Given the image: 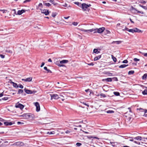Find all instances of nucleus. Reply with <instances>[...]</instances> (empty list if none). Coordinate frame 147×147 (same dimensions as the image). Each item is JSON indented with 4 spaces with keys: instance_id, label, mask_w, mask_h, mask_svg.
<instances>
[{
    "instance_id": "4",
    "label": "nucleus",
    "mask_w": 147,
    "mask_h": 147,
    "mask_svg": "<svg viewBox=\"0 0 147 147\" xmlns=\"http://www.w3.org/2000/svg\"><path fill=\"white\" fill-rule=\"evenodd\" d=\"M51 96V99L52 100L53 99H57L59 98V97L58 95L57 94H50Z\"/></svg>"
},
{
    "instance_id": "57",
    "label": "nucleus",
    "mask_w": 147,
    "mask_h": 147,
    "mask_svg": "<svg viewBox=\"0 0 147 147\" xmlns=\"http://www.w3.org/2000/svg\"><path fill=\"white\" fill-rule=\"evenodd\" d=\"M45 64V63H44V62H42V64L40 66V67H42Z\"/></svg>"
},
{
    "instance_id": "25",
    "label": "nucleus",
    "mask_w": 147,
    "mask_h": 147,
    "mask_svg": "<svg viewBox=\"0 0 147 147\" xmlns=\"http://www.w3.org/2000/svg\"><path fill=\"white\" fill-rule=\"evenodd\" d=\"M93 52L96 54H98L100 52L97 49H95L93 50Z\"/></svg>"
},
{
    "instance_id": "20",
    "label": "nucleus",
    "mask_w": 147,
    "mask_h": 147,
    "mask_svg": "<svg viewBox=\"0 0 147 147\" xmlns=\"http://www.w3.org/2000/svg\"><path fill=\"white\" fill-rule=\"evenodd\" d=\"M128 65H125V64H123L122 65L119 66V67L121 68H125V67L128 66Z\"/></svg>"
},
{
    "instance_id": "29",
    "label": "nucleus",
    "mask_w": 147,
    "mask_h": 147,
    "mask_svg": "<svg viewBox=\"0 0 147 147\" xmlns=\"http://www.w3.org/2000/svg\"><path fill=\"white\" fill-rule=\"evenodd\" d=\"M74 3L77 5L78 6L80 7H81L82 4H81L80 3H79L78 2H76Z\"/></svg>"
},
{
    "instance_id": "50",
    "label": "nucleus",
    "mask_w": 147,
    "mask_h": 147,
    "mask_svg": "<svg viewBox=\"0 0 147 147\" xmlns=\"http://www.w3.org/2000/svg\"><path fill=\"white\" fill-rule=\"evenodd\" d=\"M0 11H1L3 12V13H5L6 11H7L6 10H0Z\"/></svg>"
},
{
    "instance_id": "44",
    "label": "nucleus",
    "mask_w": 147,
    "mask_h": 147,
    "mask_svg": "<svg viewBox=\"0 0 147 147\" xmlns=\"http://www.w3.org/2000/svg\"><path fill=\"white\" fill-rule=\"evenodd\" d=\"M18 85V87H19V88H22V89L23 88L24 86L22 85H21V84H19Z\"/></svg>"
},
{
    "instance_id": "9",
    "label": "nucleus",
    "mask_w": 147,
    "mask_h": 147,
    "mask_svg": "<svg viewBox=\"0 0 147 147\" xmlns=\"http://www.w3.org/2000/svg\"><path fill=\"white\" fill-rule=\"evenodd\" d=\"M105 28L102 27L98 29H96V30H97L98 33H101L103 32L105 30Z\"/></svg>"
},
{
    "instance_id": "33",
    "label": "nucleus",
    "mask_w": 147,
    "mask_h": 147,
    "mask_svg": "<svg viewBox=\"0 0 147 147\" xmlns=\"http://www.w3.org/2000/svg\"><path fill=\"white\" fill-rule=\"evenodd\" d=\"M13 87L15 88H18V86L17 85V84L16 83H13Z\"/></svg>"
},
{
    "instance_id": "35",
    "label": "nucleus",
    "mask_w": 147,
    "mask_h": 147,
    "mask_svg": "<svg viewBox=\"0 0 147 147\" xmlns=\"http://www.w3.org/2000/svg\"><path fill=\"white\" fill-rule=\"evenodd\" d=\"M44 5L48 7H49L51 5L49 3H44Z\"/></svg>"
},
{
    "instance_id": "6",
    "label": "nucleus",
    "mask_w": 147,
    "mask_h": 147,
    "mask_svg": "<svg viewBox=\"0 0 147 147\" xmlns=\"http://www.w3.org/2000/svg\"><path fill=\"white\" fill-rule=\"evenodd\" d=\"M15 107L17 108H19L21 110H22L24 108V106L23 105L21 104L20 103H17L16 104V105L15 106Z\"/></svg>"
},
{
    "instance_id": "60",
    "label": "nucleus",
    "mask_w": 147,
    "mask_h": 147,
    "mask_svg": "<svg viewBox=\"0 0 147 147\" xmlns=\"http://www.w3.org/2000/svg\"><path fill=\"white\" fill-rule=\"evenodd\" d=\"M83 104L85 105H87L88 107H89V105L88 104H86V103H84V102H83Z\"/></svg>"
},
{
    "instance_id": "43",
    "label": "nucleus",
    "mask_w": 147,
    "mask_h": 147,
    "mask_svg": "<svg viewBox=\"0 0 147 147\" xmlns=\"http://www.w3.org/2000/svg\"><path fill=\"white\" fill-rule=\"evenodd\" d=\"M134 60L135 61H139L140 60V59H138L137 58H134Z\"/></svg>"
},
{
    "instance_id": "41",
    "label": "nucleus",
    "mask_w": 147,
    "mask_h": 147,
    "mask_svg": "<svg viewBox=\"0 0 147 147\" xmlns=\"http://www.w3.org/2000/svg\"><path fill=\"white\" fill-rule=\"evenodd\" d=\"M112 78V80H113L114 81H118V79L117 78V77H114V78Z\"/></svg>"
},
{
    "instance_id": "45",
    "label": "nucleus",
    "mask_w": 147,
    "mask_h": 147,
    "mask_svg": "<svg viewBox=\"0 0 147 147\" xmlns=\"http://www.w3.org/2000/svg\"><path fill=\"white\" fill-rule=\"evenodd\" d=\"M129 29H128V28L125 27V29H123L122 30L123 31H124L125 30H127L128 31H129Z\"/></svg>"
},
{
    "instance_id": "22",
    "label": "nucleus",
    "mask_w": 147,
    "mask_h": 147,
    "mask_svg": "<svg viewBox=\"0 0 147 147\" xmlns=\"http://www.w3.org/2000/svg\"><path fill=\"white\" fill-rule=\"evenodd\" d=\"M44 69L47 71V73H52L51 71L49 69H48L47 67H44Z\"/></svg>"
},
{
    "instance_id": "23",
    "label": "nucleus",
    "mask_w": 147,
    "mask_h": 147,
    "mask_svg": "<svg viewBox=\"0 0 147 147\" xmlns=\"http://www.w3.org/2000/svg\"><path fill=\"white\" fill-rule=\"evenodd\" d=\"M122 41H114L112 42V43H116L117 44H121L122 42Z\"/></svg>"
},
{
    "instance_id": "48",
    "label": "nucleus",
    "mask_w": 147,
    "mask_h": 147,
    "mask_svg": "<svg viewBox=\"0 0 147 147\" xmlns=\"http://www.w3.org/2000/svg\"><path fill=\"white\" fill-rule=\"evenodd\" d=\"M128 61L127 60H124L122 62L123 63H128Z\"/></svg>"
},
{
    "instance_id": "38",
    "label": "nucleus",
    "mask_w": 147,
    "mask_h": 147,
    "mask_svg": "<svg viewBox=\"0 0 147 147\" xmlns=\"http://www.w3.org/2000/svg\"><path fill=\"white\" fill-rule=\"evenodd\" d=\"M137 109V110H139L141 112H144V111L145 110H144L143 109L141 108H140L139 109Z\"/></svg>"
},
{
    "instance_id": "27",
    "label": "nucleus",
    "mask_w": 147,
    "mask_h": 147,
    "mask_svg": "<svg viewBox=\"0 0 147 147\" xmlns=\"http://www.w3.org/2000/svg\"><path fill=\"white\" fill-rule=\"evenodd\" d=\"M134 73V70L130 71L128 72V74L129 75H131L133 74Z\"/></svg>"
},
{
    "instance_id": "1",
    "label": "nucleus",
    "mask_w": 147,
    "mask_h": 147,
    "mask_svg": "<svg viewBox=\"0 0 147 147\" xmlns=\"http://www.w3.org/2000/svg\"><path fill=\"white\" fill-rule=\"evenodd\" d=\"M91 6V5L90 4L88 5L85 3H83L82 4L81 7L84 11H85L88 8L90 7Z\"/></svg>"
},
{
    "instance_id": "5",
    "label": "nucleus",
    "mask_w": 147,
    "mask_h": 147,
    "mask_svg": "<svg viewBox=\"0 0 147 147\" xmlns=\"http://www.w3.org/2000/svg\"><path fill=\"white\" fill-rule=\"evenodd\" d=\"M24 90L25 91V92L28 94H31L33 93H35L36 92V91H32L29 90L27 89L26 88H25L24 89Z\"/></svg>"
},
{
    "instance_id": "36",
    "label": "nucleus",
    "mask_w": 147,
    "mask_h": 147,
    "mask_svg": "<svg viewBox=\"0 0 147 147\" xmlns=\"http://www.w3.org/2000/svg\"><path fill=\"white\" fill-rule=\"evenodd\" d=\"M23 92V90H22V89H19L18 90V94H20V93H22Z\"/></svg>"
},
{
    "instance_id": "12",
    "label": "nucleus",
    "mask_w": 147,
    "mask_h": 147,
    "mask_svg": "<svg viewBox=\"0 0 147 147\" xmlns=\"http://www.w3.org/2000/svg\"><path fill=\"white\" fill-rule=\"evenodd\" d=\"M81 30L82 31L86 32H92L94 30L93 29H91L90 30H86L83 28H82L81 29Z\"/></svg>"
},
{
    "instance_id": "58",
    "label": "nucleus",
    "mask_w": 147,
    "mask_h": 147,
    "mask_svg": "<svg viewBox=\"0 0 147 147\" xmlns=\"http://www.w3.org/2000/svg\"><path fill=\"white\" fill-rule=\"evenodd\" d=\"M12 11H14V14L17 15V14L16 13V10L15 9H13L12 10Z\"/></svg>"
},
{
    "instance_id": "24",
    "label": "nucleus",
    "mask_w": 147,
    "mask_h": 147,
    "mask_svg": "<svg viewBox=\"0 0 147 147\" xmlns=\"http://www.w3.org/2000/svg\"><path fill=\"white\" fill-rule=\"evenodd\" d=\"M147 77L146 74H144L143 76L142 77V78L143 80H146Z\"/></svg>"
},
{
    "instance_id": "63",
    "label": "nucleus",
    "mask_w": 147,
    "mask_h": 147,
    "mask_svg": "<svg viewBox=\"0 0 147 147\" xmlns=\"http://www.w3.org/2000/svg\"><path fill=\"white\" fill-rule=\"evenodd\" d=\"M90 90L89 89H88L87 90H85V91L86 92H88V91H90Z\"/></svg>"
},
{
    "instance_id": "32",
    "label": "nucleus",
    "mask_w": 147,
    "mask_h": 147,
    "mask_svg": "<svg viewBox=\"0 0 147 147\" xmlns=\"http://www.w3.org/2000/svg\"><path fill=\"white\" fill-rule=\"evenodd\" d=\"M57 13L56 12H53L52 14V16L53 17H55L57 15Z\"/></svg>"
},
{
    "instance_id": "40",
    "label": "nucleus",
    "mask_w": 147,
    "mask_h": 147,
    "mask_svg": "<svg viewBox=\"0 0 147 147\" xmlns=\"http://www.w3.org/2000/svg\"><path fill=\"white\" fill-rule=\"evenodd\" d=\"M8 99V97H4L3 98H2V99L3 100H7Z\"/></svg>"
},
{
    "instance_id": "54",
    "label": "nucleus",
    "mask_w": 147,
    "mask_h": 147,
    "mask_svg": "<svg viewBox=\"0 0 147 147\" xmlns=\"http://www.w3.org/2000/svg\"><path fill=\"white\" fill-rule=\"evenodd\" d=\"M58 66L59 67H63L64 66V65L62 64H59Z\"/></svg>"
},
{
    "instance_id": "61",
    "label": "nucleus",
    "mask_w": 147,
    "mask_h": 147,
    "mask_svg": "<svg viewBox=\"0 0 147 147\" xmlns=\"http://www.w3.org/2000/svg\"><path fill=\"white\" fill-rule=\"evenodd\" d=\"M0 56H1V57L2 58H4L5 57V56L4 55H0Z\"/></svg>"
},
{
    "instance_id": "8",
    "label": "nucleus",
    "mask_w": 147,
    "mask_h": 147,
    "mask_svg": "<svg viewBox=\"0 0 147 147\" xmlns=\"http://www.w3.org/2000/svg\"><path fill=\"white\" fill-rule=\"evenodd\" d=\"M13 145L19 146H22L24 145V143L22 142H18L14 143Z\"/></svg>"
},
{
    "instance_id": "31",
    "label": "nucleus",
    "mask_w": 147,
    "mask_h": 147,
    "mask_svg": "<svg viewBox=\"0 0 147 147\" xmlns=\"http://www.w3.org/2000/svg\"><path fill=\"white\" fill-rule=\"evenodd\" d=\"M113 93L114 95L116 96H118L120 95V93L118 92H114Z\"/></svg>"
},
{
    "instance_id": "11",
    "label": "nucleus",
    "mask_w": 147,
    "mask_h": 147,
    "mask_svg": "<svg viewBox=\"0 0 147 147\" xmlns=\"http://www.w3.org/2000/svg\"><path fill=\"white\" fill-rule=\"evenodd\" d=\"M41 13H44L45 15H47L49 14V12L48 10L47 9H44L41 11Z\"/></svg>"
},
{
    "instance_id": "42",
    "label": "nucleus",
    "mask_w": 147,
    "mask_h": 147,
    "mask_svg": "<svg viewBox=\"0 0 147 147\" xmlns=\"http://www.w3.org/2000/svg\"><path fill=\"white\" fill-rule=\"evenodd\" d=\"M78 23L77 22H73L72 23V24L75 26H76L78 25Z\"/></svg>"
},
{
    "instance_id": "21",
    "label": "nucleus",
    "mask_w": 147,
    "mask_h": 147,
    "mask_svg": "<svg viewBox=\"0 0 147 147\" xmlns=\"http://www.w3.org/2000/svg\"><path fill=\"white\" fill-rule=\"evenodd\" d=\"M142 138L141 136H138L134 138V139L135 140H142Z\"/></svg>"
},
{
    "instance_id": "13",
    "label": "nucleus",
    "mask_w": 147,
    "mask_h": 147,
    "mask_svg": "<svg viewBox=\"0 0 147 147\" xmlns=\"http://www.w3.org/2000/svg\"><path fill=\"white\" fill-rule=\"evenodd\" d=\"M102 81H106L107 82H111L112 81V78H108L102 80Z\"/></svg>"
},
{
    "instance_id": "47",
    "label": "nucleus",
    "mask_w": 147,
    "mask_h": 147,
    "mask_svg": "<svg viewBox=\"0 0 147 147\" xmlns=\"http://www.w3.org/2000/svg\"><path fill=\"white\" fill-rule=\"evenodd\" d=\"M9 122H4V124L5 125H9Z\"/></svg>"
},
{
    "instance_id": "14",
    "label": "nucleus",
    "mask_w": 147,
    "mask_h": 147,
    "mask_svg": "<svg viewBox=\"0 0 147 147\" xmlns=\"http://www.w3.org/2000/svg\"><path fill=\"white\" fill-rule=\"evenodd\" d=\"M25 12V10L24 9H22L21 10H19L17 12V13L16 14L17 15H20L22 14L23 13Z\"/></svg>"
},
{
    "instance_id": "17",
    "label": "nucleus",
    "mask_w": 147,
    "mask_h": 147,
    "mask_svg": "<svg viewBox=\"0 0 147 147\" xmlns=\"http://www.w3.org/2000/svg\"><path fill=\"white\" fill-rule=\"evenodd\" d=\"M134 30L135 32H138V33H140V32L142 33V31H142V30H139V29H138V28H134Z\"/></svg>"
},
{
    "instance_id": "26",
    "label": "nucleus",
    "mask_w": 147,
    "mask_h": 147,
    "mask_svg": "<svg viewBox=\"0 0 147 147\" xmlns=\"http://www.w3.org/2000/svg\"><path fill=\"white\" fill-rule=\"evenodd\" d=\"M146 89H145L142 92V94L144 95L147 94V88L146 87Z\"/></svg>"
},
{
    "instance_id": "55",
    "label": "nucleus",
    "mask_w": 147,
    "mask_h": 147,
    "mask_svg": "<svg viewBox=\"0 0 147 147\" xmlns=\"http://www.w3.org/2000/svg\"><path fill=\"white\" fill-rule=\"evenodd\" d=\"M142 54L145 57H147V53H143Z\"/></svg>"
},
{
    "instance_id": "3",
    "label": "nucleus",
    "mask_w": 147,
    "mask_h": 147,
    "mask_svg": "<svg viewBox=\"0 0 147 147\" xmlns=\"http://www.w3.org/2000/svg\"><path fill=\"white\" fill-rule=\"evenodd\" d=\"M131 10L133 12L135 13H141L142 14H144V13L143 12L140 11L136 9L134 7L132 6L131 8Z\"/></svg>"
},
{
    "instance_id": "52",
    "label": "nucleus",
    "mask_w": 147,
    "mask_h": 147,
    "mask_svg": "<svg viewBox=\"0 0 147 147\" xmlns=\"http://www.w3.org/2000/svg\"><path fill=\"white\" fill-rule=\"evenodd\" d=\"M38 6L39 7H40L41 8L43 7V5L42 3H40L38 5Z\"/></svg>"
},
{
    "instance_id": "37",
    "label": "nucleus",
    "mask_w": 147,
    "mask_h": 147,
    "mask_svg": "<svg viewBox=\"0 0 147 147\" xmlns=\"http://www.w3.org/2000/svg\"><path fill=\"white\" fill-rule=\"evenodd\" d=\"M129 32H131L132 33H134L135 32L134 30V29H129Z\"/></svg>"
},
{
    "instance_id": "51",
    "label": "nucleus",
    "mask_w": 147,
    "mask_h": 147,
    "mask_svg": "<svg viewBox=\"0 0 147 147\" xmlns=\"http://www.w3.org/2000/svg\"><path fill=\"white\" fill-rule=\"evenodd\" d=\"M31 1V0H26L25 1H24L23 2L24 3H26L29 2Z\"/></svg>"
},
{
    "instance_id": "59",
    "label": "nucleus",
    "mask_w": 147,
    "mask_h": 147,
    "mask_svg": "<svg viewBox=\"0 0 147 147\" xmlns=\"http://www.w3.org/2000/svg\"><path fill=\"white\" fill-rule=\"evenodd\" d=\"M23 123H22L21 122H20V121H18L17 122V124L18 125L20 124H23Z\"/></svg>"
},
{
    "instance_id": "2",
    "label": "nucleus",
    "mask_w": 147,
    "mask_h": 147,
    "mask_svg": "<svg viewBox=\"0 0 147 147\" xmlns=\"http://www.w3.org/2000/svg\"><path fill=\"white\" fill-rule=\"evenodd\" d=\"M30 113H25L22 115H20L19 117H23L25 119H28L30 117Z\"/></svg>"
},
{
    "instance_id": "39",
    "label": "nucleus",
    "mask_w": 147,
    "mask_h": 147,
    "mask_svg": "<svg viewBox=\"0 0 147 147\" xmlns=\"http://www.w3.org/2000/svg\"><path fill=\"white\" fill-rule=\"evenodd\" d=\"M82 144L81 143H79V142H77L76 144V145H77V146H81L82 145Z\"/></svg>"
},
{
    "instance_id": "49",
    "label": "nucleus",
    "mask_w": 147,
    "mask_h": 147,
    "mask_svg": "<svg viewBox=\"0 0 147 147\" xmlns=\"http://www.w3.org/2000/svg\"><path fill=\"white\" fill-rule=\"evenodd\" d=\"M54 132V131H53V132H52V131H49V132H48L47 133V134H54V133H53V132Z\"/></svg>"
},
{
    "instance_id": "62",
    "label": "nucleus",
    "mask_w": 147,
    "mask_h": 147,
    "mask_svg": "<svg viewBox=\"0 0 147 147\" xmlns=\"http://www.w3.org/2000/svg\"><path fill=\"white\" fill-rule=\"evenodd\" d=\"M3 96V92L0 94V97H2Z\"/></svg>"
},
{
    "instance_id": "16",
    "label": "nucleus",
    "mask_w": 147,
    "mask_h": 147,
    "mask_svg": "<svg viewBox=\"0 0 147 147\" xmlns=\"http://www.w3.org/2000/svg\"><path fill=\"white\" fill-rule=\"evenodd\" d=\"M69 61L67 60H63L60 61V64H65L68 63Z\"/></svg>"
},
{
    "instance_id": "53",
    "label": "nucleus",
    "mask_w": 147,
    "mask_h": 147,
    "mask_svg": "<svg viewBox=\"0 0 147 147\" xmlns=\"http://www.w3.org/2000/svg\"><path fill=\"white\" fill-rule=\"evenodd\" d=\"M87 64L89 65L93 66L94 65V64L93 63H88Z\"/></svg>"
},
{
    "instance_id": "46",
    "label": "nucleus",
    "mask_w": 147,
    "mask_h": 147,
    "mask_svg": "<svg viewBox=\"0 0 147 147\" xmlns=\"http://www.w3.org/2000/svg\"><path fill=\"white\" fill-rule=\"evenodd\" d=\"M100 95L102 96L103 97H106V95L105 94H104L102 93Z\"/></svg>"
},
{
    "instance_id": "34",
    "label": "nucleus",
    "mask_w": 147,
    "mask_h": 147,
    "mask_svg": "<svg viewBox=\"0 0 147 147\" xmlns=\"http://www.w3.org/2000/svg\"><path fill=\"white\" fill-rule=\"evenodd\" d=\"M114 111L112 110H108L107 111L108 113H114Z\"/></svg>"
},
{
    "instance_id": "7",
    "label": "nucleus",
    "mask_w": 147,
    "mask_h": 147,
    "mask_svg": "<svg viewBox=\"0 0 147 147\" xmlns=\"http://www.w3.org/2000/svg\"><path fill=\"white\" fill-rule=\"evenodd\" d=\"M36 107V111L37 112H38L40 111V105L38 102H36L34 103Z\"/></svg>"
},
{
    "instance_id": "28",
    "label": "nucleus",
    "mask_w": 147,
    "mask_h": 147,
    "mask_svg": "<svg viewBox=\"0 0 147 147\" xmlns=\"http://www.w3.org/2000/svg\"><path fill=\"white\" fill-rule=\"evenodd\" d=\"M49 1L52 4H53L54 5H55L57 4V3H55L54 0H49Z\"/></svg>"
},
{
    "instance_id": "19",
    "label": "nucleus",
    "mask_w": 147,
    "mask_h": 147,
    "mask_svg": "<svg viewBox=\"0 0 147 147\" xmlns=\"http://www.w3.org/2000/svg\"><path fill=\"white\" fill-rule=\"evenodd\" d=\"M101 55H99L97 56L94 59V61H96L99 59L101 57Z\"/></svg>"
},
{
    "instance_id": "64",
    "label": "nucleus",
    "mask_w": 147,
    "mask_h": 147,
    "mask_svg": "<svg viewBox=\"0 0 147 147\" xmlns=\"http://www.w3.org/2000/svg\"><path fill=\"white\" fill-rule=\"evenodd\" d=\"M4 121V120L2 118L0 117V121Z\"/></svg>"
},
{
    "instance_id": "15",
    "label": "nucleus",
    "mask_w": 147,
    "mask_h": 147,
    "mask_svg": "<svg viewBox=\"0 0 147 147\" xmlns=\"http://www.w3.org/2000/svg\"><path fill=\"white\" fill-rule=\"evenodd\" d=\"M121 24L120 23H118L117 24L116 27V29L117 30H119L123 28V26H120Z\"/></svg>"
},
{
    "instance_id": "18",
    "label": "nucleus",
    "mask_w": 147,
    "mask_h": 147,
    "mask_svg": "<svg viewBox=\"0 0 147 147\" xmlns=\"http://www.w3.org/2000/svg\"><path fill=\"white\" fill-rule=\"evenodd\" d=\"M87 138L89 139H91V138L96 139L98 140H99V139L98 138L96 137H94L92 136H87Z\"/></svg>"
},
{
    "instance_id": "56",
    "label": "nucleus",
    "mask_w": 147,
    "mask_h": 147,
    "mask_svg": "<svg viewBox=\"0 0 147 147\" xmlns=\"http://www.w3.org/2000/svg\"><path fill=\"white\" fill-rule=\"evenodd\" d=\"M65 133L66 134H69L70 132V131L69 130H67L66 131H65Z\"/></svg>"
},
{
    "instance_id": "30",
    "label": "nucleus",
    "mask_w": 147,
    "mask_h": 147,
    "mask_svg": "<svg viewBox=\"0 0 147 147\" xmlns=\"http://www.w3.org/2000/svg\"><path fill=\"white\" fill-rule=\"evenodd\" d=\"M111 57L113 61H114L115 62H116L117 61L116 58L115 57H114L113 55H111Z\"/></svg>"
},
{
    "instance_id": "10",
    "label": "nucleus",
    "mask_w": 147,
    "mask_h": 147,
    "mask_svg": "<svg viewBox=\"0 0 147 147\" xmlns=\"http://www.w3.org/2000/svg\"><path fill=\"white\" fill-rule=\"evenodd\" d=\"M32 80V78L31 77H30L29 78H27L26 79H22V81H24L26 82H30Z\"/></svg>"
}]
</instances>
